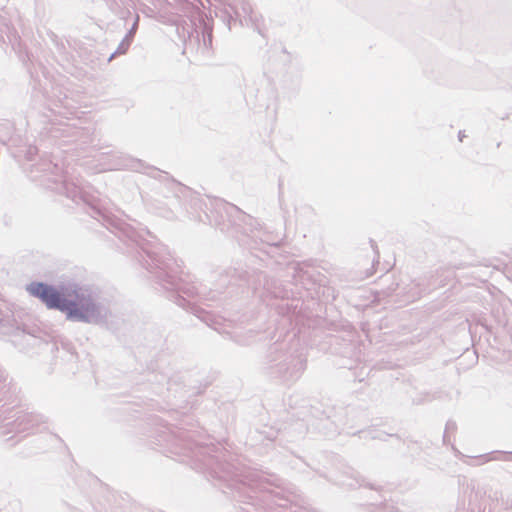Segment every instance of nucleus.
<instances>
[{"instance_id":"nucleus-1","label":"nucleus","mask_w":512,"mask_h":512,"mask_svg":"<svg viewBox=\"0 0 512 512\" xmlns=\"http://www.w3.org/2000/svg\"><path fill=\"white\" fill-rule=\"evenodd\" d=\"M29 293L40 298L49 308H57L68 312L70 319L87 320V315L78 309H72L71 304L62 299L61 295L52 287L43 283H32L27 287Z\"/></svg>"}]
</instances>
